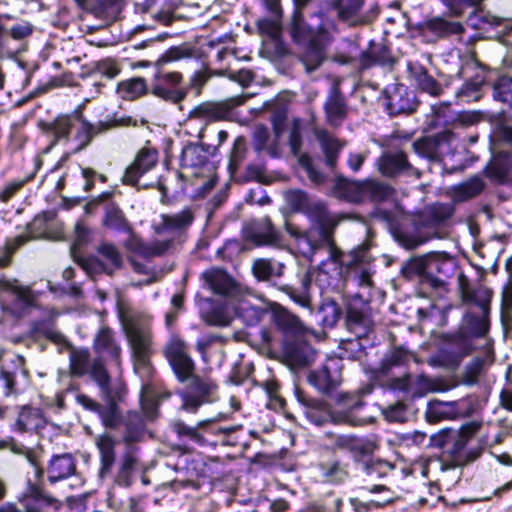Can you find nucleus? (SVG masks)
Here are the masks:
<instances>
[{
    "label": "nucleus",
    "mask_w": 512,
    "mask_h": 512,
    "mask_svg": "<svg viewBox=\"0 0 512 512\" xmlns=\"http://www.w3.org/2000/svg\"><path fill=\"white\" fill-rule=\"evenodd\" d=\"M305 215L310 222V227L306 230L288 221L284 225L285 231L295 240L302 256L313 261L319 251L326 249L329 261L341 262L342 251L337 247L334 238L341 217L329 211L321 201L312 202L305 210Z\"/></svg>",
    "instance_id": "nucleus-1"
},
{
    "label": "nucleus",
    "mask_w": 512,
    "mask_h": 512,
    "mask_svg": "<svg viewBox=\"0 0 512 512\" xmlns=\"http://www.w3.org/2000/svg\"><path fill=\"white\" fill-rule=\"evenodd\" d=\"M123 120L113 119L91 123L80 112L59 115L50 122L40 121L38 127L50 139L48 149L59 143L70 145L71 153L86 149L94 137L121 125Z\"/></svg>",
    "instance_id": "nucleus-2"
},
{
    "label": "nucleus",
    "mask_w": 512,
    "mask_h": 512,
    "mask_svg": "<svg viewBox=\"0 0 512 512\" xmlns=\"http://www.w3.org/2000/svg\"><path fill=\"white\" fill-rule=\"evenodd\" d=\"M295 396L303 407L307 420L316 426H323L327 423L335 425L347 424L351 426H357L359 424L356 413L364 405L359 394H338L335 399L334 410L325 400L309 397L298 389L295 391Z\"/></svg>",
    "instance_id": "nucleus-3"
},
{
    "label": "nucleus",
    "mask_w": 512,
    "mask_h": 512,
    "mask_svg": "<svg viewBox=\"0 0 512 512\" xmlns=\"http://www.w3.org/2000/svg\"><path fill=\"white\" fill-rule=\"evenodd\" d=\"M453 212L450 204L429 205L418 214L412 228L396 230L394 238L406 249H414L432 238H440L437 230L452 217Z\"/></svg>",
    "instance_id": "nucleus-4"
},
{
    "label": "nucleus",
    "mask_w": 512,
    "mask_h": 512,
    "mask_svg": "<svg viewBox=\"0 0 512 512\" xmlns=\"http://www.w3.org/2000/svg\"><path fill=\"white\" fill-rule=\"evenodd\" d=\"M137 371H150V358L152 355L153 333L151 321L143 317H130L123 323Z\"/></svg>",
    "instance_id": "nucleus-5"
},
{
    "label": "nucleus",
    "mask_w": 512,
    "mask_h": 512,
    "mask_svg": "<svg viewBox=\"0 0 512 512\" xmlns=\"http://www.w3.org/2000/svg\"><path fill=\"white\" fill-rule=\"evenodd\" d=\"M307 22L304 14L293 11L287 26L288 33L295 44L302 45L316 39H330L331 33L336 31L335 24L322 12H315Z\"/></svg>",
    "instance_id": "nucleus-6"
},
{
    "label": "nucleus",
    "mask_w": 512,
    "mask_h": 512,
    "mask_svg": "<svg viewBox=\"0 0 512 512\" xmlns=\"http://www.w3.org/2000/svg\"><path fill=\"white\" fill-rule=\"evenodd\" d=\"M186 390L181 393L182 409L195 413L202 405L216 399L218 386L210 377H201L192 372Z\"/></svg>",
    "instance_id": "nucleus-7"
},
{
    "label": "nucleus",
    "mask_w": 512,
    "mask_h": 512,
    "mask_svg": "<svg viewBox=\"0 0 512 512\" xmlns=\"http://www.w3.org/2000/svg\"><path fill=\"white\" fill-rule=\"evenodd\" d=\"M229 115V107L222 103H201L190 111L184 124L186 133L192 137L202 139L209 123L225 120Z\"/></svg>",
    "instance_id": "nucleus-8"
},
{
    "label": "nucleus",
    "mask_w": 512,
    "mask_h": 512,
    "mask_svg": "<svg viewBox=\"0 0 512 512\" xmlns=\"http://www.w3.org/2000/svg\"><path fill=\"white\" fill-rule=\"evenodd\" d=\"M163 353L170 364L177 380L184 383L195 371V363L188 353L187 343L178 335L172 334Z\"/></svg>",
    "instance_id": "nucleus-9"
},
{
    "label": "nucleus",
    "mask_w": 512,
    "mask_h": 512,
    "mask_svg": "<svg viewBox=\"0 0 512 512\" xmlns=\"http://www.w3.org/2000/svg\"><path fill=\"white\" fill-rule=\"evenodd\" d=\"M345 324L357 339L367 337L374 327L369 303L360 295L352 296L347 303Z\"/></svg>",
    "instance_id": "nucleus-10"
},
{
    "label": "nucleus",
    "mask_w": 512,
    "mask_h": 512,
    "mask_svg": "<svg viewBox=\"0 0 512 512\" xmlns=\"http://www.w3.org/2000/svg\"><path fill=\"white\" fill-rule=\"evenodd\" d=\"M183 76L180 72L166 71L158 66L150 86V92L154 96L167 102L178 104L185 99L187 91L178 88Z\"/></svg>",
    "instance_id": "nucleus-11"
},
{
    "label": "nucleus",
    "mask_w": 512,
    "mask_h": 512,
    "mask_svg": "<svg viewBox=\"0 0 512 512\" xmlns=\"http://www.w3.org/2000/svg\"><path fill=\"white\" fill-rule=\"evenodd\" d=\"M456 136L453 132L445 130L433 136L423 137L413 143L417 155L429 161L438 162L451 151Z\"/></svg>",
    "instance_id": "nucleus-12"
},
{
    "label": "nucleus",
    "mask_w": 512,
    "mask_h": 512,
    "mask_svg": "<svg viewBox=\"0 0 512 512\" xmlns=\"http://www.w3.org/2000/svg\"><path fill=\"white\" fill-rule=\"evenodd\" d=\"M307 381L320 394L330 396L342 383L339 361L330 359L322 367L310 371Z\"/></svg>",
    "instance_id": "nucleus-13"
},
{
    "label": "nucleus",
    "mask_w": 512,
    "mask_h": 512,
    "mask_svg": "<svg viewBox=\"0 0 512 512\" xmlns=\"http://www.w3.org/2000/svg\"><path fill=\"white\" fill-rule=\"evenodd\" d=\"M316 358V351L306 341L286 343L282 351V362L291 370H299L311 365Z\"/></svg>",
    "instance_id": "nucleus-14"
},
{
    "label": "nucleus",
    "mask_w": 512,
    "mask_h": 512,
    "mask_svg": "<svg viewBox=\"0 0 512 512\" xmlns=\"http://www.w3.org/2000/svg\"><path fill=\"white\" fill-rule=\"evenodd\" d=\"M458 289L464 304L475 305L480 311H490L492 291L482 285L471 286L468 277L460 273L457 278Z\"/></svg>",
    "instance_id": "nucleus-15"
},
{
    "label": "nucleus",
    "mask_w": 512,
    "mask_h": 512,
    "mask_svg": "<svg viewBox=\"0 0 512 512\" xmlns=\"http://www.w3.org/2000/svg\"><path fill=\"white\" fill-rule=\"evenodd\" d=\"M274 137L265 125H257L252 136V145L256 152H266L272 157L279 155L278 139L283 131L281 121L273 119Z\"/></svg>",
    "instance_id": "nucleus-16"
},
{
    "label": "nucleus",
    "mask_w": 512,
    "mask_h": 512,
    "mask_svg": "<svg viewBox=\"0 0 512 512\" xmlns=\"http://www.w3.org/2000/svg\"><path fill=\"white\" fill-rule=\"evenodd\" d=\"M386 93V107L390 115L409 114L418 106L413 93L404 85H394Z\"/></svg>",
    "instance_id": "nucleus-17"
},
{
    "label": "nucleus",
    "mask_w": 512,
    "mask_h": 512,
    "mask_svg": "<svg viewBox=\"0 0 512 512\" xmlns=\"http://www.w3.org/2000/svg\"><path fill=\"white\" fill-rule=\"evenodd\" d=\"M158 161V152L151 148H142L136 155L134 161L126 168L123 175V182L129 185H136L142 175L150 171Z\"/></svg>",
    "instance_id": "nucleus-18"
},
{
    "label": "nucleus",
    "mask_w": 512,
    "mask_h": 512,
    "mask_svg": "<svg viewBox=\"0 0 512 512\" xmlns=\"http://www.w3.org/2000/svg\"><path fill=\"white\" fill-rule=\"evenodd\" d=\"M376 166L383 176L389 178L397 177L413 170L412 165L407 159V155L401 150H388L383 152L377 159Z\"/></svg>",
    "instance_id": "nucleus-19"
},
{
    "label": "nucleus",
    "mask_w": 512,
    "mask_h": 512,
    "mask_svg": "<svg viewBox=\"0 0 512 512\" xmlns=\"http://www.w3.org/2000/svg\"><path fill=\"white\" fill-rule=\"evenodd\" d=\"M194 219L195 213L191 207H185L183 210L172 214H162L160 222L155 226V233L158 235L167 232L182 233L192 225Z\"/></svg>",
    "instance_id": "nucleus-20"
},
{
    "label": "nucleus",
    "mask_w": 512,
    "mask_h": 512,
    "mask_svg": "<svg viewBox=\"0 0 512 512\" xmlns=\"http://www.w3.org/2000/svg\"><path fill=\"white\" fill-rule=\"evenodd\" d=\"M359 67L361 69H369L374 65L392 67L396 60L390 49L383 41L369 42L368 48L359 56Z\"/></svg>",
    "instance_id": "nucleus-21"
},
{
    "label": "nucleus",
    "mask_w": 512,
    "mask_h": 512,
    "mask_svg": "<svg viewBox=\"0 0 512 512\" xmlns=\"http://www.w3.org/2000/svg\"><path fill=\"white\" fill-rule=\"evenodd\" d=\"M489 312L480 311L479 314L467 312L463 317L460 334L454 335L453 339L484 337L489 330Z\"/></svg>",
    "instance_id": "nucleus-22"
},
{
    "label": "nucleus",
    "mask_w": 512,
    "mask_h": 512,
    "mask_svg": "<svg viewBox=\"0 0 512 512\" xmlns=\"http://www.w3.org/2000/svg\"><path fill=\"white\" fill-rule=\"evenodd\" d=\"M464 30L462 23L449 21L439 16L429 18L421 25L423 35H431L435 39L446 38L452 35H460Z\"/></svg>",
    "instance_id": "nucleus-23"
},
{
    "label": "nucleus",
    "mask_w": 512,
    "mask_h": 512,
    "mask_svg": "<svg viewBox=\"0 0 512 512\" xmlns=\"http://www.w3.org/2000/svg\"><path fill=\"white\" fill-rule=\"evenodd\" d=\"M329 39H316L314 41L299 45L302 47L299 59L307 73L317 70L325 61V43Z\"/></svg>",
    "instance_id": "nucleus-24"
},
{
    "label": "nucleus",
    "mask_w": 512,
    "mask_h": 512,
    "mask_svg": "<svg viewBox=\"0 0 512 512\" xmlns=\"http://www.w3.org/2000/svg\"><path fill=\"white\" fill-rule=\"evenodd\" d=\"M76 471V463L69 453L53 455L47 467L48 481L54 484L72 476Z\"/></svg>",
    "instance_id": "nucleus-25"
},
{
    "label": "nucleus",
    "mask_w": 512,
    "mask_h": 512,
    "mask_svg": "<svg viewBox=\"0 0 512 512\" xmlns=\"http://www.w3.org/2000/svg\"><path fill=\"white\" fill-rule=\"evenodd\" d=\"M365 0H332L331 5L336 10L337 18L349 26H357L364 22L361 15Z\"/></svg>",
    "instance_id": "nucleus-26"
},
{
    "label": "nucleus",
    "mask_w": 512,
    "mask_h": 512,
    "mask_svg": "<svg viewBox=\"0 0 512 512\" xmlns=\"http://www.w3.org/2000/svg\"><path fill=\"white\" fill-rule=\"evenodd\" d=\"M324 110L326 113L327 121L332 126H339L342 124L347 116V104L344 96L340 90L333 87L324 103Z\"/></svg>",
    "instance_id": "nucleus-27"
},
{
    "label": "nucleus",
    "mask_w": 512,
    "mask_h": 512,
    "mask_svg": "<svg viewBox=\"0 0 512 512\" xmlns=\"http://www.w3.org/2000/svg\"><path fill=\"white\" fill-rule=\"evenodd\" d=\"M95 444L100 454L99 475L103 478L110 473L115 463V446L117 444V440L110 434L103 433L97 436Z\"/></svg>",
    "instance_id": "nucleus-28"
},
{
    "label": "nucleus",
    "mask_w": 512,
    "mask_h": 512,
    "mask_svg": "<svg viewBox=\"0 0 512 512\" xmlns=\"http://www.w3.org/2000/svg\"><path fill=\"white\" fill-rule=\"evenodd\" d=\"M205 285L215 294L229 295L235 289L234 280L220 268H211L202 273Z\"/></svg>",
    "instance_id": "nucleus-29"
},
{
    "label": "nucleus",
    "mask_w": 512,
    "mask_h": 512,
    "mask_svg": "<svg viewBox=\"0 0 512 512\" xmlns=\"http://www.w3.org/2000/svg\"><path fill=\"white\" fill-rule=\"evenodd\" d=\"M251 240L257 245L282 246L280 233L274 228L268 217L262 218L254 223Z\"/></svg>",
    "instance_id": "nucleus-30"
},
{
    "label": "nucleus",
    "mask_w": 512,
    "mask_h": 512,
    "mask_svg": "<svg viewBox=\"0 0 512 512\" xmlns=\"http://www.w3.org/2000/svg\"><path fill=\"white\" fill-rule=\"evenodd\" d=\"M316 138L319 142L326 166L333 170L337 165L339 154L344 148L345 142H341L325 130L317 131Z\"/></svg>",
    "instance_id": "nucleus-31"
},
{
    "label": "nucleus",
    "mask_w": 512,
    "mask_h": 512,
    "mask_svg": "<svg viewBox=\"0 0 512 512\" xmlns=\"http://www.w3.org/2000/svg\"><path fill=\"white\" fill-rule=\"evenodd\" d=\"M276 327L287 336L304 334L306 328L298 316L292 314L283 307H278L273 312Z\"/></svg>",
    "instance_id": "nucleus-32"
},
{
    "label": "nucleus",
    "mask_w": 512,
    "mask_h": 512,
    "mask_svg": "<svg viewBox=\"0 0 512 512\" xmlns=\"http://www.w3.org/2000/svg\"><path fill=\"white\" fill-rule=\"evenodd\" d=\"M25 512H46L48 507L58 509L60 502L43 493L38 488H32L30 493L21 500Z\"/></svg>",
    "instance_id": "nucleus-33"
},
{
    "label": "nucleus",
    "mask_w": 512,
    "mask_h": 512,
    "mask_svg": "<svg viewBox=\"0 0 512 512\" xmlns=\"http://www.w3.org/2000/svg\"><path fill=\"white\" fill-rule=\"evenodd\" d=\"M252 273L259 281H269L284 274L285 264L268 258H258L252 263Z\"/></svg>",
    "instance_id": "nucleus-34"
},
{
    "label": "nucleus",
    "mask_w": 512,
    "mask_h": 512,
    "mask_svg": "<svg viewBox=\"0 0 512 512\" xmlns=\"http://www.w3.org/2000/svg\"><path fill=\"white\" fill-rule=\"evenodd\" d=\"M44 418L37 408L23 407L18 413L14 429L18 432H31L43 428Z\"/></svg>",
    "instance_id": "nucleus-35"
},
{
    "label": "nucleus",
    "mask_w": 512,
    "mask_h": 512,
    "mask_svg": "<svg viewBox=\"0 0 512 512\" xmlns=\"http://www.w3.org/2000/svg\"><path fill=\"white\" fill-rule=\"evenodd\" d=\"M472 434V429L462 428L457 433V437L454 440L453 446L451 448V453L453 454L455 461H457L461 465L474 461L480 455V452L478 450L470 451L469 453L464 452V449L469 439L471 438Z\"/></svg>",
    "instance_id": "nucleus-36"
},
{
    "label": "nucleus",
    "mask_w": 512,
    "mask_h": 512,
    "mask_svg": "<svg viewBox=\"0 0 512 512\" xmlns=\"http://www.w3.org/2000/svg\"><path fill=\"white\" fill-rule=\"evenodd\" d=\"M410 266L417 274L432 276L435 272L444 274L446 272L448 262L441 260L434 255H426L413 259Z\"/></svg>",
    "instance_id": "nucleus-37"
},
{
    "label": "nucleus",
    "mask_w": 512,
    "mask_h": 512,
    "mask_svg": "<svg viewBox=\"0 0 512 512\" xmlns=\"http://www.w3.org/2000/svg\"><path fill=\"white\" fill-rule=\"evenodd\" d=\"M94 348L98 353L107 354L117 364L119 363L121 349L116 344L110 329L102 328L99 330L94 340Z\"/></svg>",
    "instance_id": "nucleus-38"
},
{
    "label": "nucleus",
    "mask_w": 512,
    "mask_h": 512,
    "mask_svg": "<svg viewBox=\"0 0 512 512\" xmlns=\"http://www.w3.org/2000/svg\"><path fill=\"white\" fill-rule=\"evenodd\" d=\"M104 227L118 231H130L131 227L123 211L114 202H108L104 206Z\"/></svg>",
    "instance_id": "nucleus-39"
},
{
    "label": "nucleus",
    "mask_w": 512,
    "mask_h": 512,
    "mask_svg": "<svg viewBox=\"0 0 512 512\" xmlns=\"http://www.w3.org/2000/svg\"><path fill=\"white\" fill-rule=\"evenodd\" d=\"M201 318L211 326H228L230 324L229 316L219 305H214L209 299L204 300L200 306Z\"/></svg>",
    "instance_id": "nucleus-40"
},
{
    "label": "nucleus",
    "mask_w": 512,
    "mask_h": 512,
    "mask_svg": "<svg viewBox=\"0 0 512 512\" xmlns=\"http://www.w3.org/2000/svg\"><path fill=\"white\" fill-rule=\"evenodd\" d=\"M208 160L207 151L202 145H186L180 156V164L183 168H196L203 166Z\"/></svg>",
    "instance_id": "nucleus-41"
},
{
    "label": "nucleus",
    "mask_w": 512,
    "mask_h": 512,
    "mask_svg": "<svg viewBox=\"0 0 512 512\" xmlns=\"http://www.w3.org/2000/svg\"><path fill=\"white\" fill-rule=\"evenodd\" d=\"M97 253L102 257L104 264H106L108 267L109 275L113 274L116 270L122 267V254L114 244L109 242H102L97 247Z\"/></svg>",
    "instance_id": "nucleus-42"
},
{
    "label": "nucleus",
    "mask_w": 512,
    "mask_h": 512,
    "mask_svg": "<svg viewBox=\"0 0 512 512\" xmlns=\"http://www.w3.org/2000/svg\"><path fill=\"white\" fill-rule=\"evenodd\" d=\"M0 290L15 297L23 305L29 306L34 302V294L27 286H22L17 280L0 281Z\"/></svg>",
    "instance_id": "nucleus-43"
},
{
    "label": "nucleus",
    "mask_w": 512,
    "mask_h": 512,
    "mask_svg": "<svg viewBox=\"0 0 512 512\" xmlns=\"http://www.w3.org/2000/svg\"><path fill=\"white\" fill-rule=\"evenodd\" d=\"M213 421L214 420L212 419L201 420L195 426H189L183 421H176L173 423V430L180 437H186L199 445H204L205 438L199 432V430L204 429L209 423Z\"/></svg>",
    "instance_id": "nucleus-44"
},
{
    "label": "nucleus",
    "mask_w": 512,
    "mask_h": 512,
    "mask_svg": "<svg viewBox=\"0 0 512 512\" xmlns=\"http://www.w3.org/2000/svg\"><path fill=\"white\" fill-rule=\"evenodd\" d=\"M311 284V276L308 273H305L301 277V286L303 291L301 293H298L292 286L290 285H280L277 286L278 290L285 293L292 299L296 304L303 308L310 309V297L307 293V290L309 289Z\"/></svg>",
    "instance_id": "nucleus-45"
},
{
    "label": "nucleus",
    "mask_w": 512,
    "mask_h": 512,
    "mask_svg": "<svg viewBox=\"0 0 512 512\" xmlns=\"http://www.w3.org/2000/svg\"><path fill=\"white\" fill-rule=\"evenodd\" d=\"M107 405L99 410V416L102 424L109 429H117L122 425V417L118 405L112 398H106Z\"/></svg>",
    "instance_id": "nucleus-46"
},
{
    "label": "nucleus",
    "mask_w": 512,
    "mask_h": 512,
    "mask_svg": "<svg viewBox=\"0 0 512 512\" xmlns=\"http://www.w3.org/2000/svg\"><path fill=\"white\" fill-rule=\"evenodd\" d=\"M148 87L145 79L137 77L123 81L118 85V93L122 98L133 100L147 93Z\"/></svg>",
    "instance_id": "nucleus-47"
},
{
    "label": "nucleus",
    "mask_w": 512,
    "mask_h": 512,
    "mask_svg": "<svg viewBox=\"0 0 512 512\" xmlns=\"http://www.w3.org/2000/svg\"><path fill=\"white\" fill-rule=\"evenodd\" d=\"M483 83L484 77L477 75L463 83L455 95L465 102L478 101L482 97L481 88Z\"/></svg>",
    "instance_id": "nucleus-48"
},
{
    "label": "nucleus",
    "mask_w": 512,
    "mask_h": 512,
    "mask_svg": "<svg viewBox=\"0 0 512 512\" xmlns=\"http://www.w3.org/2000/svg\"><path fill=\"white\" fill-rule=\"evenodd\" d=\"M137 458L131 453L127 452L122 456L115 483L119 486L129 487L132 484V474L135 470Z\"/></svg>",
    "instance_id": "nucleus-49"
},
{
    "label": "nucleus",
    "mask_w": 512,
    "mask_h": 512,
    "mask_svg": "<svg viewBox=\"0 0 512 512\" xmlns=\"http://www.w3.org/2000/svg\"><path fill=\"white\" fill-rule=\"evenodd\" d=\"M122 425L125 426L123 440L126 443H131L137 439L139 432L143 428L142 416L138 412L128 411L122 417Z\"/></svg>",
    "instance_id": "nucleus-50"
},
{
    "label": "nucleus",
    "mask_w": 512,
    "mask_h": 512,
    "mask_svg": "<svg viewBox=\"0 0 512 512\" xmlns=\"http://www.w3.org/2000/svg\"><path fill=\"white\" fill-rule=\"evenodd\" d=\"M360 468L367 477L376 480L387 476L393 470L394 465L380 459H369V461L362 462Z\"/></svg>",
    "instance_id": "nucleus-51"
},
{
    "label": "nucleus",
    "mask_w": 512,
    "mask_h": 512,
    "mask_svg": "<svg viewBox=\"0 0 512 512\" xmlns=\"http://www.w3.org/2000/svg\"><path fill=\"white\" fill-rule=\"evenodd\" d=\"M413 75L419 88L432 96H438L442 93L441 86L428 74L427 70L418 66L414 69Z\"/></svg>",
    "instance_id": "nucleus-52"
},
{
    "label": "nucleus",
    "mask_w": 512,
    "mask_h": 512,
    "mask_svg": "<svg viewBox=\"0 0 512 512\" xmlns=\"http://www.w3.org/2000/svg\"><path fill=\"white\" fill-rule=\"evenodd\" d=\"M70 369L75 376H83L88 372L90 354L87 349H70Z\"/></svg>",
    "instance_id": "nucleus-53"
},
{
    "label": "nucleus",
    "mask_w": 512,
    "mask_h": 512,
    "mask_svg": "<svg viewBox=\"0 0 512 512\" xmlns=\"http://www.w3.org/2000/svg\"><path fill=\"white\" fill-rule=\"evenodd\" d=\"M392 192V188L385 183L371 179L364 180V199L369 198L380 202L389 198Z\"/></svg>",
    "instance_id": "nucleus-54"
},
{
    "label": "nucleus",
    "mask_w": 512,
    "mask_h": 512,
    "mask_svg": "<svg viewBox=\"0 0 512 512\" xmlns=\"http://www.w3.org/2000/svg\"><path fill=\"white\" fill-rule=\"evenodd\" d=\"M319 468L321 475L326 482L341 483L348 476L345 466H343L339 461L322 463Z\"/></svg>",
    "instance_id": "nucleus-55"
},
{
    "label": "nucleus",
    "mask_w": 512,
    "mask_h": 512,
    "mask_svg": "<svg viewBox=\"0 0 512 512\" xmlns=\"http://www.w3.org/2000/svg\"><path fill=\"white\" fill-rule=\"evenodd\" d=\"M483 189L484 182L482 179L480 177H473L463 183H460L455 188V197L459 201H464L477 196Z\"/></svg>",
    "instance_id": "nucleus-56"
},
{
    "label": "nucleus",
    "mask_w": 512,
    "mask_h": 512,
    "mask_svg": "<svg viewBox=\"0 0 512 512\" xmlns=\"http://www.w3.org/2000/svg\"><path fill=\"white\" fill-rule=\"evenodd\" d=\"M90 375L97 382L104 397L109 398L112 394L110 388V377L100 359H95L93 361L90 369Z\"/></svg>",
    "instance_id": "nucleus-57"
},
{
    "label": "nucleus",
    "mask_w": 512,
    "mask_h": 512,
    "mask_svg": "<svg viewBox=\"0 0 512 512\" xmlns=\"http://www.w3.org/2000/svg\"><path fill=\"white\" fill-rule=\"evenodd\" d=\"M454 412V404L432 400L428 404L426 417L430 422H438L442 419L449 418Z\"/></svg>",
    "instance_id": "nucleus-58"
},
{
    "label": "nucleus",
    "mask_w": 512,
    "mask_h": 512,
    "mask_svg": "<svg viewBox=\"0 0 512 512\" xmlns=\"http://www.w3.org/2000/svg\"><path fill=\"white\" fill-rule=\"evenodd\" d=\"M284 199L287 206L294 212H303L312 202L309 201L308 195L299 189L288 190L284 192Z\"/></svg>",
    "instance_id": "nucleus-59"
},
{
    "label": "nucleus",
    "mask_w": 512,
    "mask_h": 512,
    "mask_svg": "<svg viewBox=\"0 0 512 512\" xmlns=\"http://www.w3.org/2000/svg\"><path fill=\"white\" fill-rule=\"evenodd\" d=\"M128 238L123 242L125 250L132 255L149 258V243H146L130 229Z\"/></svg>",
    "instance_id": "nucleus-60"
},
{
    "label": "nucleus",
    "mask_w": 512,
    "mask_h": 512,
    "mask_svg": "<svg viewBox=\"0 0 512 512\" xmlns=\"http://www.w3.org/2000/svg\"><path fill=\"white\" fill-rule=\"evenodd\" d=\"M493 97L503 103H512V76L504 75L495 81Z\"/></svg>",
    "instance_id": "nucleus-61"
},
{
    "label": "nucleus",
    "mask_w": 512,
    "mask_h": 512,
    "mask_svg": "<svg viewBox=\"0 0 512 512\" xmlns=\"http://www.w3.org/2000/svg\"><path fill=\"white\" fill-rule=\"evenodd\" d=\"M373 451L374 445L371 442L365 441L356 436L354 437L351 448L349 449V452L352 454L354 461L359 466H362V462L369 461L367 457L372 455Z\"/></svg>",
    "instance_id": "nucleus-62"
},
{
    "label": "nucleus",
    "mask_w": 512,
    "mask_h": 512,
    "mask_svg": "<svg viewBox=\"0 0 512 512\" xmlns=\"http://www.w3.org/2000/svg\"><path fill=\"white\" fill-rule=\"evenodd\" d=\"M322 324L333 327L341 316V308L332 300H325L319 308Z\"/></svg>",
    "instance_id": "nucleus-63"
},
{
    "label": "nucleus",
    "mask_w": 512,
    "mask_h": 512,
    "mask_svg": "<svg viewBox=\"0 0 512 512\" xmlns=\"http://www.w3.org/2000/svg\"><path fill=\"white\" fill-rule=\"evenodd\" d=\"M193 56V48L189 45H179L170 47L158 60L157 66H163L164 64L179 61Z\"/></svg>",
    "instance_id": "nucleus-64"
}]
</instances>
